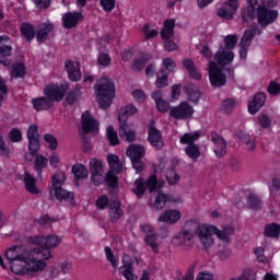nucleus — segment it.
I'll list each match as a JSON object with an SVG mask.
<instances>
[{
    "mask_svg": "<svg viewBox=\"0 0 280 280\" xmlns=\"http://www.w3.org/2000/svg\"><path fill=\"white\" fill-rule=\"evenodd\" d=\"M119 272H120V275H122V277H125L126 280H135L136 279V276L132 272V264H130V262L122 265L119 268Z\"/></svg>",
    "mask_w": 280,
    "mask_h": 280,
    "instance_id": "46",
    "label": "nucleus"
},
{
    "mask_svg": "<svg viewBox=\"0 0 280 280\" xmlns=\"http://www.w3.org/2000/svg\"><path fill=\"white\" fill-rule=\"evenodd\" d=\"M44 141L49 144V150H58V139L54 135L45 133Z\"/></svg>",
    "mask_w": 280,
    "mask_h": 280,
    "instance_id": "54",
    "label": "nucleus"
},
{
    "mask_svg": "<svg viewBox=\"0 0 280 280\" xmlns=\"http://www.w3.org/2000/svg\"><path fill=\"white\" fill-rule=\"evenodd\" d=\"M264 34V28L257 24H253L247 30L244 31V34L241 38V43H245L247 45H253V40L255 36H261Z\"/></svg>",
    "mask_w": 280,
    "mask_h": 280,
    "instance_id": "19",
    "label": "nucleus"
},
{
    "mask_svg": "<svg viewBox=\"0 0 280 280\" xmlns=\"http://www.w3.org/2000/svg\"><path fill=\"white\" fill-rule=\"evenodd\" d=\"M233 11L226 9V8H219L217 10V16L220 19H225L226 21H231L233 19Z\"/></svg>",
    "mask_w": 280,
    "mask_h": 280,
    "instance_id": "60",
    "label": "nucleus"
},
{
    "mask_svg": "<svg viewBox=\"0 0 280 280\" xmlns=\"http://www.w3.org/2000/svg\"><path fill=\"white\" fill-rule=\"evenodd\" d=\"M184 91L187 95L188 102L190 104H199L200 103V97H202V93L200 92V89L194 88L191 85L185 86Z\"/></svg>",
    "mask_w": 280,
    "mask_h": 280,
    "instance_id": "29",
    "label": "nucleus"
},
{
    "mask_svg": "<svg viewBox=\"0 0 280 280\" xmlns=\"http://www.w3.org/2000/svg\"><path fill=\"white\" fill-rule=\"evenodd\" d=\"M65 69L68 73L70 82H80L82 80V72L80 71V62H73L68 59L65 62Z\"/></svg>",
    "mask_w": 280,
    "mask_h": 280,
    "instance_id": "18",
    "label": "nucleus"
},
{
    "mask_svg": "<svg viewBox=\"0 0 280 280\" xmlns=\"http://www.w3.org/2000/svg\"><path fill=\"white\" fill-rule=\"evenodd\" d=\"M266 92L256 93L247 106L249 115H257V113H259L266 105Z\"/></svg>",
    "mask_w": 280,
    "mask_h": 280,
    "instance_id": "16",
    "label": "nucleus"
},
{
    "mask_svg": "<svg viewBox=\"0 0 280 280\" xmlns=\"http://www.w3.org/2000/svg\"><path fill=\"white\" fill-rule=\"evenodd\" d=\"M95 205L97 209L104 211V209H108V207H110V199H108V196L102 195L96 199Z\"/></svg>",
    "mask_w": 280,
    "mask_h": 280,
    "instance_id": "53",
    "label": "nucleus"
},
{
    "mask_svg": "<svg viewBox=\"0 0 280 280\" xmlns=\"http://www.w3.org/2000/svg\"><path fill=\"white\" fill-rule=\"evenodd\" d=\"M167 83H168L167 71L162 69V70H160L158 72V78H156V81H155V86L158 89H165V86H167Z\"/></svg>",
    "mask_w": 280,
    "mask_h": 280,
    "instance_id": "47",
    "label": "nucleus"
},
{
    "mask_svg": "<svg viewBox=\"0 0 280 280\" xmlns=\"http://www.w3.org/2000/svg\"><path fill=\"white\" fill-rule=\"evenodd\" d=\"M94 91L100 108H103V110L110 108L113 100H115V81L113 79H106L103 83H96Z\"/></svg>",
    "mask_w": 280,
    "mask_h": 280,
    "instance_id": "5",
    "label": "nucleus"
},
{
    "mask_svg": "<svg viewBox=\"0 0 280 280\" xmlns=\"http://www.w3.org/2000/svg\"><path fill=\"white\" fill-rule=\"evenodd\" d=\"M156 108L159 113H167L170 110V103L162 98V101H159L155 103Z\"/></svg>",
    "mask_w": 280,
    "mask_h": 280,
    "instance_id": "64",
    "label": "nucleus"
},
{
    "mask_svg": "<svg viewBox=\"0 0 280 280\" xmlns=\"http://www.w3.org/2000/svg\"><path fill=\"white\" fill-rule=\"evenodd\" d=\"M30 254L31 252H27L26 249L21 248V246L15 245L7 249L5 257L9 264H12V261H15L16 259H25V257H27Z\"/></svg>",
    "mask_w": 280,
    "mask_h": 280,
    "instance_id": "20",
    "label": "nucleus"
},
{
    "mask_svg": "<svg viewBox=\"0 0 280 280\" xmlns=\"http://www.w3.org/2000/svg\"><path fill=\"white\" fill-rule=\"evenodd\" d=\"M66 177L63 173H57L51 177V187L55 194V198L62 202V200H73L75 194L73 191H67L62 188V183H65Z\"/></svg>",
    "mask_w": 280,
    "mask_h": 280,
    "instance_id": "6",
    "label": "nucleus"
},
{
    "mask_svg": "<svg viewBox=\"0 0 280 280\" xmlns=\"http://www.w3.org/2000/svg\"><path fill=\"white\" fill-rule=\"evenodd\" d=\"M21 35L26 43H32L36 38V28L32 23H22L20 26Z\"/></svg>",
    "mask_w": 280,
    "mask_h": 280,
    "instance_id": "27",
    "label": "nucleus"
},
{
    "mask_svg": "<svg viewBox=\"0 0 280 280\" xmlns=\"http://www.w3.org/2000/svg\"><path fill=\"white\" fill-rule=\"evenodd\" d=\"M81 130L83 135H91V132H97L100 130V122L93 118L89 110L81 115Z\"/></svg>",
    "mask_w": 280,
    "mask_h": 280,
    "instance_id": "14",
    "label": "nucleus"
},
{
    "mask_svg": "<svg viewBox=\"0 0 280 280\" xmlns=\"http://www.w3.org/2000/svg\"><path fill=\"white\" fill-rule=\"evenodd\" d=\"M25 75H27V66H25L24 62H16L12 65L11 78H14L15 80H23Z\"/></svg>",
    "mask_w": 280,
    "mask_h": 280,
    "instance_id": "31",
    "label": "nucleus"
},
{
    "mask_svg": "<svg viewBox=\"0 0 280 280\" xmlns=\"http://www.w3.org/2000/svg\"><path fill=\"white\" fill-rule=\"evenodd\" d=\"M237 45V35H226L224 38V46L228 51H233Z\"/></svg>",
    "mask_w": 280,
    "mask_h": 280,
    "instance_id": "52",
    "label": "nucleus"
},
{
    "mask_svg": "<svg viewBox=\"0 0 280 280\" xmlns=\"http://www.w3.org/2000/svg\"><path fill=\"white\" fill-rule=\"evenodd\" d=\"M9 140L11 143H21L23 141V132L19 128H12L9 131Z\"/></svg>",
    "mask_w": 280,
    "mask_h": 280,
    "instance_id": "49",
    "label": "nucleus"
},
{
    "mask_svg": "<svg viewBox=\"0 0 280 280\" xmlns=\"http://www.w3.org/2000/svg\"><path fill=\"white\" fill-rule=\"evenodd\" d=\"M172 201V197L170 195L163 194L162 191H159L155 201L153 203V209L156 211H161V209H164L167 202Z\"/></svg>",
    "mask_w": 280,
    "mask_h": 280,
    "instance_id": "36",
    "label": "nucleus"
},
{
    "mask_svg": "<svg viewBox=\"0 0 280 280\" xmlns=\"http://www.w3.org/2000/svg\"><path fill=\"white\" fill-rule=\"evenodd\" d=\"M166 180L168 185H178V180H180V176L176 174V171L171 170L166 173Z\"/></svg>",
    "mask_w": 280,
    "mask_h": 280,
    "instance_id": "61",
    "label": "nucleus"
},
{
    "mask_svg": "<svg viewBox=\"0 0 280 280\" xmlns=\"http://www.w3.org/2000/svg\"><path fill=\"white\" fill-rule=\"evenodd\" d=\"M137 106L133 104H128L119 109L118 113V126H119V136L121 139H126L129 143H132L137 139V133L130 129L128 125V117L137 115Z\"/></svg>",
    "mask_w": 280,
    "mask_h": 280,
    "instance_id": "4",
    "label": "nucleus"
},
{
    "mask_svg": "<svg viewBox=\"0 0 280 280\" xmlns=\"http://www.w3.org/2000/svg\"><path fill=\"white\" fill-rule=\"evenodd\" d=\"M12 56V39L7 35L0 36V65L3 67H10L12 61L5 60Z\"/></svg>",
    "mask_w": 280,
    "mask_h": 280,
    "instance_id": "12",
    "label": "nucleus"
},
{
    "mask_svg": "<svg viewBox=\"0 0 280 280\" xmlns=\"http://www.w3.org/2000/svg\"><path fill=\"white\" fill-rule=\"evenodd\" d=\"M184 152L188 159H191V161H198V159H200V147L196 143L186 145Z\"/></svg>",
    "mask_w": 280,
    "mask_h": 280,
    "instance_id": "39",
    "label": "nucleus"
},
{
    "mask_svg": "<svg viewBox=\"0 0 280 280\" xmlns=\"http://www.w3.org/2000/svg\"><path fill=\"white\" fill-rule=\"evenodd\" d=\"M27 242L38 246L32 249L33 257L40 261H47V259H51L50 248H56L60 244V238L57 235L50 234L48 236H28Z\"/></svg>",
    "mask_w": 280,
    "mask_h": 280,
    "instance_id": "2",
    "label": "nucleus"
},
{
    "mask_svg": "<svg viewBox=\"0 0 280 280\" xmlns=\"http://www.w3.org/2000/svg\"><path fill=\"white\" fill-rule=\"evenodd\" d=\"M67 91H69V84L49 83L44 88L43 94L54 105L56 102H62L65 100Z\"/></svg>",
    "mask_w": 280,
    "mask_h": 280,
    "instance_id": "7",
    "label": "nucleus"
},
{
    "mask_svg": "<svg viewBox=\"0 0 280 280\" xmlns=\"http://www.w3.org/2000/svg\"><path fill=\"white\" fill-rule=\"evenodd\" d=\"M28 141V152L32 156H36L40 150V135L38 133V126L31 125L26 132Z\"/></svg>",
    "mask_w": 280,
    "mask_h": 280,
    "instance_id": "11",
    "label": "nucleus"
},
{
    "mask_svg": "<svg viewBox=\"0 0 280 280\" xmlns=\"http://www.w3.org/2000/svg\"><path fill=\"white\" fill-rule=\"evenodd\" d=\"M144 243L147 244V246H150L155 255H159V243H156V233L153 232L151 234H145Z\"/></svg>",
    "mask_w": 280,
    "mask_h": 280,
    "instance_id": "42",
    "label": "nucleus"
},
{
    "mask_svg": "<svg viewBox=\"0 0 280 280\" xmlns=\"http://www.w3.org/2000/svg\"><path fill=\"white\" fill-rule=\"evenodd\" d=\"M180 218H183V213H180L179 210L168 209L159 217V222H164L165 224H176Z\"/></svg>",
    "mask_w": 280,
    "mask_h": 280,
    "instance_id": "23",
    "label": "nucleus"
},
{
    "mask_svg": "<svg viewBox=\"0 0 280 280\" xmlns=\"http://www.w3.org/2000/svg\"><path fill=\"white\" fill-rule=\"evenodd\" d=\"M265 237H271L273 240H279L280 237V224L279 223H268L264 228Z\"/></svg>",
    "mask_w": 280,
    "mask_h": 280,
    "instance_id": "35",
    "label": "nucleus"
},
{
    "mask_svg": "<svg viewBox=\"0 0 280 280\" xmlns=\"http://www.w3.org/2000/svg\"><path fill=\"white\" fill-rule=\"evenodd\" d=\"M198 139H200V132L198 131L194 133H184L179 138V143H182V145H194Z\"/></svg>",
    "mask_w": 280,
    "mask_h": 280,
    "instance_id": "40",
    "label": "nucleus"
},
{
    "mask_svg": "<svg viewBox=\"0 0 280 280\" xmlns=\"http://www.w3.org/2000/svg\"><path fill=\"white\" fill-rule=\"evenodd\" d=\"M214 60L218 62V65H222L223 67L225 65H231L233 60H235V52L233 50H219L214 54Z\"/></svg>",
    "mask_w": 280,
    "mask_h": 280,
    "instance_id": "26",
    "label": "nucleus"
},
{
    "mask_svg": "<svg viewBox=\"0 0 280 280\" xmlns=\"http://www.w3.org/2000/svg\"><path fill=\"white\" fill-rule=\"evenodd\" d=\"M72 174L74 175V183L78 184V180L89 178V170L83 164H74L72 166Z\"/></svg>",
    "mask_w": 280,
    "mask_h": 280,
    "instance_id": "34",
    "label": "nucleus"
},
{
    "mask_svg": "<svg viewBox=\"0 0 280 280\" xmlns=\"http://www.w3.org/2000/svg\"><path fill=\"white\" fill-rule=\"evenodd\" d=\"M105 255H106V259L107 261H109L110 266L114 269H117V258H115V254L113 253V249L109 246L105 247Z\"/></svg>",
    "mask_w": 280,
    "mask_h": 280,
    "instance_id": "56",
    "label": "nucleus"
},
{
    "mask_svg": "<svg viewBox=\"0 0 280 280\" xmlns=\"http://www.w3.org/2000/svg\"><path fill=\"white\" fill-rule=\"evenodd\" d=\"M90 173L91 174H100L102 173V161L97 159H92L90 161Z\"/></svg>",
    "mask_w": 280,
    "mask_h": 280,
    "instance_id": "55",
    "label": "nucleus"
},
{
    "mask_svg": "<svg viewBox=\"0 0 280 280\" xmlns=\"http://www.w3.org/2000/svg\"><path fill=\"white\" fill-rule=\"evenodd\" d=\"M256 16L260 27H268L275 23L276 19H279V12L268 9L266 5H258Z\"/></svg>",
    "mask_w": 280,
    "mask_h": 280,
    "instance_id": "9",
    "label": "nucleus"
},
{
    "mask_svg": "<svg viewBox=\"0 0 280 280\" xmlns=\"http://www.w3.org/2000/svg\"><path fill=\"white\" fill-rule=\"evenodd\" d=\"M135 185L136 188L132 189V194H135L137 198H143L145 190L148 189V186L143 183V178H137Z\"/></svg>",
    "mask_w": 280,
    "mask_h": 280,
    "instance_id": "43",
    "label": "nucleus"
},
{
    "mask_svg": "<svg viewBox=\"0 0 280 280\" xmlns=\"http://www.w3.org/2000/svg\"><path fill=\"white\" fill-rule=\"evenodd\" d=\"M79 97H80V90L74 89V90L68 92L66 102H67V104H75V102H78Z\"/></svg>",
    "mask_w": 280,
    "mask_h": 280,
    "instance_id": "58",
    "label": "nucleus"
},
{
    "mask_svg": "<svg viewBox=\"0 0 280 280\" xmlns=\"http://www.w3.org/2000/svg\"><path fill=\"white\" fill-rule=\"evenodd\" d=\"M247 207H249V209H253V211H259V209L264 207V201L261 200V198H259V196L250 194L247 197Z\"/></svg>",
    "mask_w": 280,
    "mask_h": 280,
    "instance_id": "38",
    "label": "nucleus"
},
{
    "mask_svg": "<svg viewBox=\"0 0 280 280\" xmlns=\"http://www.w3.org/2000/svg\"><path fill=\"white\" fill-rule=\"evenodd\" d=\"M195 233L200 240L205 250H207V248H211L215 242L213 235H217L221 242L229 244V242H231V235H233L234 230L233 228H225L223 231H221L214 225H198Z\"/></svg>",
    "mask_w": 280,
    "mask_h": 280,
    "instance_id": "1",
    "label": "nucleus"
},
{
    "mask_svg": "<svg viewBox=\"0 0 280 280\" xmlns=\"http://www.w3.org/2000/svg\"><path fill=\"white\" fill-rule=\"evenodd\" d=\"M107 163L109 165V172H114V174H119L121 170H124V166L121 165V162L119 161V156L115 154H108L107 155Z\"/></svg>",
    "mask_w": 280,
    "mask_h": 280,
    "instance_id": "37",
    "label": "nucleus"
},
{
    "mask_svg": "<svg viewBox=\"0 0 280 280\" xmlns=\"http://www.w3.org/2000/svg\"><path fill=\"white\" fill-rule=\"evenodd\" d=\"M54 32V25L51 23H42L36 32L37 43H47L49 40V34Z\"/></svg>",
    "mask_w": 280,
    "mask_h": 280,
    "instance_id": "24",
    "label": "nucleus"
},
{
    "mask_svg": "<svg viewBox=\"0 0 280 280\" xmlns=\"http://www.w3.org/2000/svg\"><path fill=\"white\" fill-rule=\"evenodd\" d=\"M32 106L36 110V113H43L45 110H51V108H54V104L45 95L32 98Z\"/></svg>",
    "mask_w": 280,
    "mask_h": 280,
    "instance_id": "21",
    "label": "nucleus"
},
{
    "mask_svg": "<svg viewBox=\"0 0 280 280\" xmlns=\"http://www.w3.org/2000/svg\"><path fill=\"white\" fill-rule=\"evenodd\" d=\"M152 55L142 52L138 58L133 60L131 66L132 71H143L147 62H150Z\"/></svg>",
    "mask_w": 280,
    "mask_h": 280,
    "instance_id": "32",
    "label": "nucleus"
},
{
    "mask_svg": "<svg viewBox=\"0 0 280 280\" xmlns=\"http://www.w3.org/2000/svg\"><path fill=\"white\" fill-rule=\"evenodd\" d=\"M148 141L155 150H163V135L153 125L148 127Z\"/></svg>",
    "mask_w": 280,
    "mask_h": 280,
    "instance_id": "17",
    "label": "nucleus"
},
{
    "mask_svg": "<svg viewBox=\"0 0 280 280\" xmlns=\"http://www.w3.org/2000/svg\"><path fill=\"white\" fill-rule=\"evenodd\" d=\"M142 34L145 40H151V38H156V36H159V31L150 28V24H144L142 27Z\"/></svg>",
    "mask_w": 280,
    "mask_h": 280,
    "instance_id": "50",
    "label": "nucleus"
},
{
    "mask_svg": "<svg viewBox=\"0 0 280 280\" xmlns=\"http://www.w3.org/2000/svg\"><path fill=\"white\" fill-rule=\"evenodd\" d=\"M144 184L147 185V189H149L150 194H152L156 191L159 187V177L156 174H152Z\"/></svg>",
    "mask_w": 280,
    "mask_h": 280,
    "instance_id": "48",
    "label": "nucleus"
},
{
    "mask_svg": "<svg viewBox=\"0 0 280 280\" xmlns=\"http://www.w3.org/2000/svg\"><path fill=\"white\" fill-rule=\"evenodd\" d=\"M116 3L115 0H100V5L104 12H113Z\"/></svg>",
    "mask_w": 280,
    "mask_h": 280,
    "instance_id": "57",
    "label": "nucleus"
},
{
    "mask_svg": "<svg viewBox=\"0 0 280 280\" xmlns=\"http://www.w3.org/2000/svg\"><path fill=\"white\" fill-rule=\"evenodd\" d=\"M65 30H73L78 27L80 21H84L82 12H67L61 18Z\"/></svg>",
    "mask_w": 280,
    "mask_h": 280,
    "instance_id": "15",
    "label": "nucleus"
},
{
    "mask_svg": "<svg viewBox=\"0 0 280 280\" xmlns=\"http://www.w3.org/2000/svg\"><path fill=\"white\" fill-rule=\"evenodd\" d=\"M180 84H174L171 91V102H176L180 97Z\"/></svg>",
    "mask_w": 280,
    "mask_h": 280,
    "instance_id": "63",
    "label": "nucleus"
},
{
    "mask_svg": "<svg viewBox=\"0 0 280 280\" xmlns=\"http://www.w3.org/2000/svg\"><path fill=\"white\" fill-rule=\"evenodd\" d=\"M49 163V160L47 158H45L42 154L36 155L35 158V171L37 172V174H43V170H45V167H47Z\"/></svg>",
    "mask_w": 280,
    "mask_h": 280,
    "instance_id": "44",
    "label": "nucleus"
},
{
    "mask_svg": "<svg viewBox=\"0 0 280 280\" xmlns=\"http://www.w3.org/2000/svg\"><path fill=\"white\" fill-rule=\"evenodd\" d=\"M258 122L261 126V128L268 129L270 126H272V119H270V116L268 114H261L258 116Z\"/></svg>",
    "mask_w": 280,
    "mask_h": 280,
    "instance_id": "59",
    "label": "nucleus"
},
{
    "mask_svg": "<svg viewBox=\"0 0 280 280\" xmlns=\"http://www.w3.org/2000/svg\"><path fill=\"white\" fill-rule=\"evenodd\" d=\"M211 141L214 143L213 152L218 159H224L226 156V148H229V144L226 142V139L224 137L220 136L217 131H212L210 133Z\"/></svg>",
    "mask_w": 280,
    "mask_h": 280,
    "instance_id": "13",
    "label": "nucleus"
},
{
    "mask_svg": "<svg viewBox=\"0 0 280 280\" xmlns=\"http://www.w3.org/2000/svg\"><path fill=\"white\" fill-rule=\"evenodd\" d=\"M257 5H259V0H247V5L242 9V20L246 21V19H249L250 21H255Z\"/></svg>",
    "mask_w": 280,
    "mask_h": 280,
    "instance_id": "22",
    "label": "nucleus"
},
{
    "mask_svg": "<svg viewBox=\"0 0 280 280\" xmlns=\"http://www.w3.org/2000/svg\"><path fill=\"white\" fill-rule=\"evenodd\" d=\"M23 183L28 194H32L33 196H38V194H40V191L36 187V177L32 176L30 173H25Z\"/></svg>",
    "mask_w": 280,
    "mask_h": 280,
    "instance_id": "30",
    "label": "nucleus"
},
{
    "mask_svg": "<svg viewBox=\"0 0 280 280\" xmlns=\"http://www.w3.org/2000/svg\"><path fill=\"white\" fill-rule=\"evenodd\" d=\"M183 67L188 72V75H189V78H191V80H202V74H200V72H198V68H196L194 60L184 59Z\"/></svg>",
    "mask_w": 280,
    "mask_h": 280,
    "instance_id": "28",
    "label": "nucleus"
},
{
    "mask_svg": "<svg viewBox=\"0 0 280 280\" xmlns=\"http://www.w3.org/2000/svg\"><path fill=\"white\" fill-rule=\"evenodd\" d=\"M194 113H196L194 106H191L189 102L183 101L177 106L171 107L170 117L179 121H185V119H191Z\"/></svg>",
    "mask_w": 280,
    "mask_h": 280,
    "instance_id": "8",
    "label": "nucleus"
},
{
    "mask_svg": "<svg viewBox=\"0 0 280 280\" xmlns=\"http://www.w3.org/2000/svg\"><path fill=\"white\" fill-rule=\"evenodd\" d=\"M236 102L234 101V98H225L222 103H221V112L224 115H231V113H233L234 108H235Z\"/></svg>",
    "mask_w": 280,
    "mask_h": 280,
    "instance_id": "45",
    "label": "nucleus"
},
{
    "mask_svg": "<svg viewBox=\"0 0 280 280\" xmlns=\"http://www.w3.org/2000/svg\"><path fill=\"white\" fill-rule=\"evenodd\" d=\"M97 62L101 67H109L110 56L108 54H101L97 58Z\"/></svg>",
    "mask_w": 280,
    "mask_h": 280,
    "instance_id": "62",
    "label": "nucleus"
},
{
    "mask_svg": "<svg viewBox=\"0 0 280 280\" xmlns=\"http://www.w3.org/2000/svg\"><path fill=\"white\" fill-rule=\"evenodd\" d=\"M118 173L113 171H108L105 175V183L109 189H117L119 187V177H117Z\"/></svg>",
    "mask_w": 280,
    "mask_h": 280,
    "instance_id": "41",
    "label": "nucleus"
},
{
    "mask_svg": "<svg viewBox=\"0 0 280 280\" xmlns=\"http://www.w3.org/2000/svg\"><path fill=\"white\" fill-rule=\"evenodd\" d=\"M109 208L112 210V222H117L118 220H121L124 218V210H121V201L114 200L110 202Z\"/></svg>",
    "mask_w": 280,
    "mask_h": 280,
    "instance_id": "33",
    "label": "nucleus"
},
{
    "mask_svg": "<svg viewBox=\"0 0 280 280\" xmlns=\"http://www.w3.org/2000/svg\"><path fill=\"white\" fill-rule=\"evenodd\" d=\"M107 139L112 145H119V137L113 126L107 127Z\"/></svg>",
    "mask_w": 280,
    "mask_h": 280,
    "instance_id": "51",
    "label": "nucleus"
},
{
    "mask_svg": "<svg viewBox=\"0 0 280 280\" xmlns=\"http://www.w3.org/2000/svg\"><path fill=\"white\" fill-rule=\"evenodd\" d=\"M130 161H141L145 156V148L141 144H131L126 151Z\"/></svg>",
    "mask_w": 280,
    "mask_h": 280,
    "instance_id": "25",
    "label": "nucleus"
},
{
    "mask_svg": "<svg viewBox=\"0 0 280 280\" xmlns=\"http://www.w3.org/2000/svg\"><path fill=\"white\" fill-rule=\"evenodd\" d=\"M9 266L11 272H14V275H27L30 272H40L45 270V268H47V262L35 258L31 250V254H26L24 258H19L9 262Z\"/></svg>",
    "mask_w": 280,
    "mask_h": 280,
    "instance_id": "3",
    "label": "nucleus"
},
{
    "mask_svg": "<svg viewBox=\"0 0 280 280\" xmlns=\"http://www.w3.org/2000/svg\"><path fill=\"white\" fill-rule=\"evenodd\" d=\"M209 80L213 89H222V86H226V74L215 62H211L209 66Z\"/></svg>",
    "mask_w": 280,
    "mask_h": 280,
    "instance_id": "10",
    "label": "nucleus"
}]
</instances>
